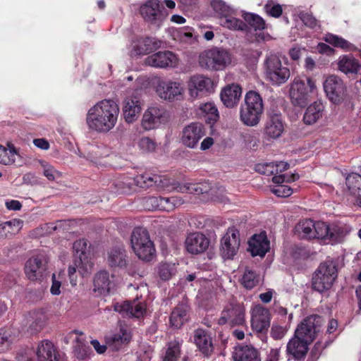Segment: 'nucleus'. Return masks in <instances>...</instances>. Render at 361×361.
<instances>
[{"label":"nucleus","instance_id":"f257e3e1","mask_svg":"<svg viewBox=\"0 0 361 361\" xmlns=\"http://www.w3.org/2000/svg\"><path fill=\"white\" fill-rule=\"evenodd\" d=\"M118 104L111 99H104L91 106L86 114L88 129L98 133H106L113 130L118 119Z\"/></svg>","mask_w":361,"mask_h":361},{"label":"nucleus","instance_id":"f03ea898","mask_svg":"<svg viewBox=\"0 0 361 361\" xmlns=\"http://www.w3.org/2000/svg\"><path fill=\"white\" fill-rule=\"evenodd\" d=\"M130 245L135 255L141 260L149 262L155 257L156 250L146 228L137 227L130 235Z\"/></svg>","mask_w":361,"mask_h":361},{"label":"nucleus","instance_id":"7ed1b4c3","mask_svg":"<svg viewBox=\"0 0 361 361\" xmlns=\"http://www.w3.org/2000/svg\"><path fill=\"white\" fill-rule=\"evenodd\" d=\"M263 109L260 95L255 91H250L246 94L245 103L240 107V120L247 126H255L259 122Z\"/></svg>","mask_w":361,"mask_h":361},{"label":"nucleus","instance_id":"20e7f679","mask_svg":"<svg viewBox=\"0 0 361 361\" xmlns=\"http://www.w3.org/2000/svg\"><path fill=\"white\" fill-rule=\"evenodd\" d=\"M338 276L337 265L332 260L321 263L312 276V288L323 293L329 290Z\"/></svg>","mask_w":361,"mask_h":361},{"label":"nucleus","instance_id":"39448f33","mask_svg":"<svg viewBox=\"0 0 361 361\" xmlns=\"http://www.w3.org/2000/svg\"><path fill=\"white\" fill-rule=\"evenodd\" d=\"M264 75L266 79L273 85L279 86L284 84L290 78V69L283 63L280 58L271 54L267 56L264 63Z\"/></svg>","mask_w":361,"mask_h":361},{"label":"nucleus","instance_id":"423d86ee","mask_svg":"<svg viewBox=\"0 0 361 361\" xmlns=\"http://www.w3.org/2000/svg\"><path fill=\"white\" fill-rule=\"evenodd\" d=\"M317 89L314 81L306 76L295 77L290 87V97L295 106L304 107L309 100L310 93Z\"/></svg>","mask_w":361,"mask_h":361},{"label":"nucleus","instance_id":"0eeeda50","mask_svg":"<svg viewBox=\"0 0 361 361\" xmlns=\"http://www.w3.org/2000/svg\"><path fill=\"white\" fill-rule=\"evenodd\" d=\"M231 61L228 52L217 47L204 50L199 56L200 66L212 71L223 70L231 63Z\"/></svg>","mask_w":361,"mask_h":361},{"label":"nucleus","instance_id":"6e6552de","mask_svg":"<svg viewBox=\"0 0 361 361\" xmlns=\"http://www.w3.org/2000/svg\"><path fill=\"white\" fill-rule=\"evenodd\" d=\"M168 119V114L164 108L154 104L148 106L144 111L141 119V127L145 130L159 128Z\"/></svg>","mask_w":361,"mask_h":361},{"label":"nucleus","instance_id":"1a4fd4ad","mask_svg":"<svg viewBox=\"0 0 361 361\" xmlns=\"http://www.w3.org/2000/svg\"><path fill=\"white\" fill-rule=\"evenodd\" d=\"M188 90L190 97L195 99L207 96L213 92L214 84L210 78L204 75L196 74L189 78Z\"/></svg>","mask_w":361,"mask_h":361},{"label":"nucleus","instance_id":"9d476101","mask_svg":"<svg viewBox=\"0 0 361 361\" xmlns=\"http://www.w3.org/2000/svg\"><path fill=\"white\" fill-rule=\"evenodd\" d=\"M156 92L161 99L173 102L183 97L185 87L180 80H162L157 82Z\"/></svg>","mask_w":361,"mask_h":361},{"label":"nucleus","instance_id":"9b49d317","mask_svg":"<svg viewBox=\"0 0 361 361\" xmlns=\"http://www.w3.org/2000/svg\"><path fill=\"white\" fill-rule=\"evenodd\" d=\"M327 224L323 221L311 219L301 221L295 227L298 235L304 239H323L327 233Z\"/></svg>","mask_w":361,"mask_h":361},{"label":"nucleus","instance_id":"f8f14e48","mask_svg":"<svg viewBox=\"0 0 361 361\" xmlns=\"http://www.w3.org/2000/svg\"><path fill=\"white\" fill-rule=\"evenodd\" d=\"M245 311L243 304L231 302L224 308L218 324H228L231 326L242 325L245 322Z\"/></svg>","mask_w":361,"mask_h":361},{"label":"nucleus","instance_id":"ddd939ff","mask_svg":"<svg viewBox=\"0 0 361 361\" xmlns=\"http://www.w3.org/2000/svg\"><path fill=\"white\" fill-rule=\"evenodd\" d=\"M240 244V233L235 227H230L221 239L220 251L223 258L231 259L237 254Z\"/></svg>","mask_w":361,"mask_h":361},{"label":"nucleus","instance_id":"4468645a","mask_svg":"<svg viewBox=\"0 0 361 361\" xmlns=\"http://www.w3.org/2000/svg\"><path fill=\"white\" fill-rule=\"evenodd\" d=\"M322 319L319 316L307 317L298 325L294 334L311 344L319 331Z\"/></svg>","mask_w":361,"mask_h":361},{"label":"nucleus","instance_id":"2eb2a0df","mask_svg":"<svg viewBox=\"0 0 361 361\" xmlns=\"http://www.w3.org/2000/svg\"><path fill=\"white\" fill-rule=\"evenodd\" d=\"M138 91L136 90L133 93L125 97L122 102L123 116L128 123H133L137 121L142 111V103Z\"/></svg>","mask_w":361,"mask_h":361},{"label":"nucleus","instance_id":"dca6fc26","mask_svg":"<svg viewBox=\"0 0 361 361\" xmlns=\"http://www.w3.org/2000/svg\"><path fill=\"white\" fill-rule=\"evenodd\" d=\"M48 320L47 310L38 308L30 311L24 315L23 325L31 334L40 331L46 325Z\"/></svg>","mask_w":361,"mask_h":361},{"label":"nucleus","instance_id":"f3484780","mask_svg":"<svg viewBox=\"0 0 361 361\" xmlns=\"http://www.w3.org/2000/svg\"><path fill=\"white\" fill-rule=\"evenodd\" d=\"M87 245V240L85 239L76 240L73 245L76 254L75 265L83 277L90 274L93 267V263L86 254Z\"/></svg>","mask_w":361,"mask_h":361},{"label":"nucleus","instance_id":"a211bd4d","mask_svg":"<svg viewBox=\"0 0 361 361\" xmlns=\"http://www.w3.org/2000/svg\"><path fill=\"white\" fill-rule=\"evenodd\" d=\"M143 18L152 24L159 25L166 14L158 0H149L140 7Z\"/></svg>","mask_w":361,"mask_h":361},{"label":"nucleus","instance_id":"6ab92c4d","mask_svg":"<svg viewBox=\"0 0 361 361\" xmlns=\"http://www.w3.org/2000/svg\"><path fill=\"white\" fill-rule=\"evenodd\" d=\"M251 326L257 333H264L270 326L269 310L261 305H255L250 311Z\"/></svg>","mask_w":361,"mask_h":361},{"label":"nucleus","instance_id":"aec40b11","mask_svg":"<svg viewBox=\"0 0 361 361\" xmlns=\"http://www.w3.org/2000/svg\"><path fill=\"white\" fill-rule=\"evenodd\" d=\"M179 62L178 56L171 51H158L145 59L146 65L154 68H175Z\"/></svg>","mask_w":361,"mask_h":361},{"label":"nucleus","instance_id":"412c9836","mask_svg":"<svg viewBox=\"0 0 361 361\" xmlns=\"http://www.w3.org/2000/svg\"><path fill=\"white\" fill-rule=\"evenodd\" d=\"M323 86L326 96L332 102L338 103L341 101L345 87L341 78L336 75H330L326 78Z\"/></svg>","mask_w":361,"mask_h":361},{"label":"nucleus","instance_id":"4be33fe9","mask_svg":"<svg viewBox=\"0 0 361 361\" xmlns=\"http://www.w3.org/2000/svg\"><path fill=\"white\" fill-rule=\"evenodd\" d=\"M47 269V259L42 255L30 257L25 266V273L30 281L39 280Z\"/></svg>","mask_w":361,"mask_h":361},{"label":"nucleus","instance_id":"5701e85b","mask_svg":"<svg viewBox=\"0 0 361 361\" xmlns=\"http://www.w3.org/2000/svg\"><path fill=\"white\" fill-rule=\"evenodd\" d=\"M209 243V239L200 232L190 233L185 241L187 251L195 255L204 252L208 249Z\"/></svg>","mask_w":361,"mask_h":361},{"label":"nucleus","instance_id":"b1692460","mask_svg":"<svg viewBox=\"0 0 361 361\" xmlns=\"http://www.w3.org/2000/svg\"><path fill=\"white\" fill-rule=\"evenodd\" d=\"M114 310L124 316L140 318L143 317L146 312V304L136 298L132 301L117 303L114 306Z\"/></svg>","mask_w":361,"mask_h":361},{"label":"nucleus","instance_id":"393cba45","mask_svg":"<svg viewBox=\"0 0 361 361\" xmlns=\"http://www.w3.org/2000/svg\"><path fill=\"white\" fill-rule=\"evenodd\" d=\"M204 135L203 126L200 123H192L184 128L182 142L186 147L195 148Z\"/></svg>","mask_w":361,"mask_h":361},{"label":"nucleus","instance_id":"a878e982","mask_svg":"<svg viewBox=\"0 0 361 361\" xmlns=\"http://www.w3.org/2000/svg\"><path fill=\"white\" fill-rule=\"evenodd\" d=\"M299 178L298 174L291 173L290 175H276L272 178V181L276 184L274 186L271 190V192L277 195L278 197H286L290 196L293 190L292 189L283 183H289L295 181Z\"/></svg>","mask_w":361,"mask_h":361},{"label":"nucleus","instance_id":"bb28decb","mask_svg":"<svg viewBox=\"0 0 361 361\" xmlns=\"http://www.w3.org/2000/svg\"><path fill=\"white\" fill-rule=\"evenodd\" d=\"M310 343L294 334L286 345L287 353L295 360L303 359L309 349Z\"/></svg>","mask_w":361,"mask_h":361},{"label":"nucleus","instance_id":"cd10ccee","mask_svg":"<svg viewBox=\"0 0 361 361\" xmlns=\"http://www.w3.org/2000/svg\"><path fill=\"white\" fill-rule=\"evenodd\" d=\"M241 95V87L235 83L226 85L222 89L220 94L221 102L228 108L234 107L238 103Z\"/></svg>","mask_w":361,"mask_h":361},{"label":"nucleus","instance_id":"c85d7f7f","mask_svg":"<svg viewBox=\"0 0 361 361\" xmlns=\"http://www.w3.org/2000/svg\"><path fill=\"white\" fill-rule=\"evenodd\" d=\"M108 264L114 269H128L130 260L126 250L123 247H115L108 253Z\"/></svg>","mask_w":361,"mask_h":361},{"label":"nucleus","instance_id":"c756f323","mask_svg":"<svg viewBox=\"0 0 361 361\" xmlns=\"http://www.w3.org/2000/svg\"><path fill=\"white\" fill-rule=\"evenodd\" d=\"M248 243L252 256L264 257L269 250V242L265 233L254 235Z\"/></svg>","mask_w":361,"mask_h":361},{"label":"nucleus","instance_id":"7c9ffc66","mask_svg":"<svg viewBox=\"0 0 361 361\" xmlns=\"http://www.w3.org/2000/svg\"><path fill=\"white\" fill-rule=\"evenodd\" d=\"M161 41L154 37H142L134 42L133 51L135 54L144 55L161 47Z\"/></svg>","mask_w":361,"mask_h":361},{"label":"nucleus","instance_id":"2f4dec72","mask_svg":"<svg viewBox=\"0 0 361 361\" xmlns=\"http://www.w3.org/2000/svg\"><path fill=\"white\" fill-rule=\"evenodd\" d=\"M233 361H260L259 351L252 345L236 346L233 352Z\"/></svg>","mask_w":361,"mask_h":361},{"label":"nucleus","instance_id":"473e14b6","mask_svg":"<svg viewBox=\"0 0 361 361\" xmlns=\"http://www.w3.org/2000/svg\"><path fill=\"white\" fill-rule=\"evenodd\" d=\"M283 131V124L281 115L274 114L271 115L266 122L264 127V135L269 139L279 137Z\"/></svg>","mask_w":361,"mask_h":361},{"label":"nucleus","instance_id":"72a5a7b5","mask_svg":"<svg viewBox=\"0 0 361 361\" xmlns=\"http://www.w3.org/2000/svg\"><path fill=\"white\" fill-rule=\"evenodd\" d=\"M327 234L322 240H329L332 243H341L350 233L352 228L347 224H335L331 227L327 225Z\"/></svg>","mask_w":361,"mask_h":361},{"label":"nucleus","instance_id":"f704fd0d","mask_svg":"<svg viewBox=\"0 0 361 361\" xmlns=\"http://www.w3.org/2000/svg\"><path fill=\"white\" fill-rule=\"evenodd\" d=\"M194 342L198 349L206 356L213 351L212 338L207 331L198 329L194 332Z\"/></svg>","mask_w":361,"mask_h":361},{"label":"nucleus","instance_id":"c9c22d12","mask_svg":"<svg viewBox=\"0 0 361 361\" xmlns=\"http://www.w3.org/2000/svg\"><path fill=\"white\" fill-rule=\"evenodd\" d=\"M336 64L338 70L346 75L355 74L361 68L359 61L352 55H342L339 56Z\"/></svg>","mask_w":361,"mask_h":361},{"label":"nucleus","instance_id":"e433bc0d","mask_svg":"<svg viewBox=\"0 0 361 361\" xmlns=\"http://www.w3.org/2000/svg\"><path fill=\"white\" fill-rule=\"evenodd\" d=\"M38 361H59L56 350L53 343L47 340L39 343L37 349Z\"/></svg>","mask_w":361,"mask_h":361},{"label":"nucleus","instance_id":"4c0bfd02","mask_svg":"<svg viewBox=\"0 0 361 361\" xmlns=\"http://www.w3.org/2000/svg\"><path fill=\"white\" fill-rule=\"evenodd\" d=\"M213 190L210 183L207 181L195 183H185L178 188L180 192H188L192 194H204L209 193Z\"/></svg>","mask_w":361,"mask_h":361},{"label":"nucleus","instance_id":"58836bf2","mask_svg":"<svg viewBox=\"0 0 361 361\" xmlns=\"http://www.w3.org/2000/svg\"><path fill=\"white\" fill-rule=\"evenodd\" d=\"M324 106L320 102H314L306 109L303 120L306 124L311 125L316 123L322 116Z\"/></svg>","mask_w":361,"mask_h":361},{"label":"nucleus","instance_id":"ea45409f","mask_svg":"<svg viewBox=\"0 0 361 361\" xmlns=\"http://www.w3.org/2000/svg\"><path fill=\"white\" fill-rule=\"evenodd\" d=\"M111 282L109 274L106 271L98 272L94 278V290L100 294L109 293L111 289Z\"/></svg>","mask_w":361,"mask_h":361},{"label":"nucleus","instance_id":"a19ab883","mask_svg":"<svg viewBox=\"0 0 361 361\" xmlns=\"http://www.w3.org/2000/svg\"><path fill=\"white\" fill-rule=\"evenodd\" d=\"M188 307L186 304H179L171 314L170 323L175 328L180 327L187 320Z\"/></svg>","mask_w":361,"mask_h":361},{"label":"nucleus","instance_id":"79ce46f5","mask_svg":"<svg viewBox=\"0 0 361 361\" xmlns=\"http://www.w3.org/2000/svg\"><path fill=\"white\" fill-rule=\"evenodd\" d=\"M181 343L178 340L169 342L162 355V361H178L180 356Z\"/></svg>","mask_w":361,"mask_h":361},{"label":"nucleus","instance_id":"37998d69","mask_svg":"<svg viewBox=\"0 0 361 361\" xmlns=\"http://www.w3.org/2000/svg\"><path fill=\"white\" fill-rule=\"evenodd\" d=\"M200 114L204 116L205 119L210 122H215L219 118L218 109L213 102L202 104L199 107Z\"/></svg>","mask_w":361,"mask_h":361},{"label":"nucleus","instance_id":"c03bdc74","mask_svg":"<svg viewBox=\"0 0 361 361\" xmlns=\"http://www.w3.org/2000/svg\"><path fill=\"white\" fill-rule=\"evenodd\" d=\"M324 39L326 42L347 51L355 49V47L353 44L350 43L345 39L333 34H326Z\"/></svg>","mask_w":361,"mask_h":361},{"label":"nucleus","instance_id":"a18cd8bd","mask_svg":"<svg viewBox=\"0 0 361 361\" xmlns=\"http://www.w3.org/2000/svg\"><path fill=\"white\" fill-rule=\"evenodd\" d=\"M131 339L130 333L123 329L121 328L120 331L114 334L110 338V345L116 350H118L121 346L124 344L128 343Z\"/></svg>","mask_w":361,"mask_h":361},{"label":"nucleus","instance_id":"49530a36","mask_svg":"<svg viewBox=\"0 0 361 361\" xmlns=\"http://www.w3.org/2000/svg\"><path fill=\"white\" fill-rule=\"evenodd\" d=\"M219 23L223 27L230 30H243L246 27V25L243 21L233 17L232 14L221 17Z\"/></svg>","mask_w":361,"mask_h":361},{"label":"nucleus","instance_id":"de8ad7c7","mask_svg":"<svg viewBox=\"0 0 361 361\" xmlns=\"http://www.w3.org/2000/svg\"><path fill=\"white\" fill-rule=\"evenodd\" d=\"M17 151L13 146L6 148L0 145V163L9 165L15 163Z\"/></svg>","mask_w":361,"mask_h":361},{"label":"nucleus","instance_id":"09e8293b","mask_svg":"<svg viewBox=\"0 0 361 361\" xmlns=\"http://www.w3.org/2000/svg\"><path fill=\"white\" fill-rule=\"evenodd\" d=\"M240 281L245 288L252 289L259 283V276L253 271L246 269Z\"/></svg>","mask_w":361,"mask_h":361},{"label":"nucleus","instance_id":"8fccbe9b","mask_svg":"<svg viewBox=\"0 0 361 361\" xmlns=\"http://www.w3.org/2000/svg\"><path fill=\"white\" fill-rule=\"evenodd\" d=\"M183 203V201L178 197H161L159 210L165 212H171L177 207Z\"/></svg>","mask_w":361,"mask_h":361},{"label":"nucleus","instance_id":"3c124183","mask_svg":"<svg viewBox=\"0 0 361 361\" xmlns=\"http://www.w3.org/2000/svg\"><path fill=\"white\" fill-rule=\"evenodd\" d=\"M176 272V267L174 263L164 262L158 267V274L163 281L169 280Z\"/></svg>","mask_w":361,"mask_h":361},{"label":"nucleus","instance_id":"603ef678","mask_svg":"<svg viewBox=\"0 0 361 361\" xmlns=\"http://www.w3.org/2000/svg\"><path fill=\"white\" fill-rule=\"evenodd\" d=\"M345 182L350 193L355 195L361 187V176L352 173L346 177Z\"/></svg>","mask_w":361,"mask_h":361},{"label":"nucleus","instance_id":"864d4df0","mask_svg":"<svg viewBox=\"0 0 361 361\" xmlns=\"http://www.w3.org/2000/svg\"><path fill=\"white\" fill-rule=\"evenodd\" d=\"M39 164L43 170V175L49 180H54L56 178L61 176V173L56 170L54 167L44 160H39Z\"/></svg>","mask_w":361,"mask_h":361},{"label":"nucleus","instance_id":"5fc2aeb1","mask_svg":"<svg viewBox=\"0 0 361 361\" xmlns=\"http://www.w3.org/2000/svg\"><path fill=\"white\" fill-rule=\"evenodd\" d=\"M212 6L214 11L221 17H225L228 14H233V10L221 0H214L212 1Z\"/></svg>","mask_w":361,"mask_h":361},{"label":"nucleus","instance_id":"6e6d98bb","mask_svg":"<svg viewBox=\"0 0 361 361\" xmlns=\"http://www.w3.org/2000/svg\"><path fill=\"white\" fill-rule=\"evenodd\" d=\"M245 20L255 30L265 28L264 20L259 16L253 13H247L244 16Z\"/></svg>","mask_w":361,"mask_h":361},{"label":"nucleus","instance_id":"4d7b16f0","mask_svg":"<svg viewBox=\"0 0 361 361\" xmlns=\"http://www.w3.org/2000/svg\"><path fill=\"white\" fill-rule=\"evenodd\" d=\"M13 343L11 333L5 329H0V353L7 351Z\"/></svg>","mask_w":361,"mask_h":361},{"label":"nucleus","instance_id":"13d9d810","mask_svg":"<svg viewBox=\"0 0 361 361\" xmlns=\"http://www.w3.org/2000/svg\"><path fill=\"white\" fill-rule=\"evenodd\" d=\"M159 178L157 176H151L149 174H143L137 176L136 183L141 188H149L157 183Z\"/></svg>","mask_w":361,"mask_h":361},{"label":"nucleus","instance_id":"bf43d9fd","mask_svg":"<svg viewBox=\"0 0 361 361\" xmlns=\"http://www.w3.org/2000/svg\"><path fill=\"white\" fill-rule=\"evenodd\" d=\"M264 10L267 13L274 18H279L283 11L281 6L272 1H269L265 4Z\"/></svg>","mask_w":361,"mask_h":361},{"label":"nucleus","instance_id":"052dcab7","mask_svg":"<svg viewBox=\"0 0 361 361\" xmlns=\"http://www.w3.org/2000/svg\"><path fill=\"white\" fill-rule=\"evenodd\" d=\"M274 162L259 164L256 165L255 169L257 172L267 176L274 174V170H277Z\"/></svg>","mask_w":361,"mask_h":361},{"label":"nucleus","instance_id":"680f3d73","mask_svg":"<svg viewBox=\"0 0 361 361\" xmlns=\"http://www.w3.org/2000/svg\"><path fill=\"white\" fill-rule=\"evenodd\" d=\"M298 16L305 25L311 28H315L318 26L317 19L312 14L302 11Z\"/></svg>","mask_w":361,"mask_h":361},{"label":"nucleus","instance_id":"e2e57ef3","mask_svg":"<svg viewBox=\"0 0 361 361\" xmlns=\"http://www.w3.org/2000/svg\"><path fill=\"white\" fill-rule=\"evenodd\" d=\"M138 146L143 152H150L155 149L156 143L149 137H144L139 140Z\"/></svg>","mask_w":361,"mask_h":361},{"label":"nucleus","instance_id":"0e129e2a","mask_svg":"<svg viewBox=\"0 0 361 361\" xmlns=\"http://www.w3.org/2000/svg\"><path fill=\"white\" fill-rule=\"evenodd\" d=\"M104 149H101L98 146L91 147L88 152V158L93 161L106 156L107 153L106 152H104Z\"/></svg>","mask_w":361,"mask_h":361},{"label":"nucleus","instance_id":"69168bd1","mask_svg":"<svg viewBox=\"0 0 361 361\" xmlns=\"http://www.w3.org/2000/svg\"><path fill=\"white\" fill-rule=\"evenodd\" d=\"M287 330L286 328L277 325V324H273L271 329V336L275 339V340H280L281 339L285 334H286Z\"/></svg>","mask_w":361,"mask_h":361},{"label":"nucleus","instance_id":"338daca9","mask_svg":"<svg viewBox=\"0 0 361 361\" xmlns=\"http://www.w3.org/2000/svg\"><path fill=\"white\" fill-rule=\"evenodd\" d=\"M161 197H149L145 200V206L148 209L159 210Z\"/></svg>","mask_w":361,"mask_h":361},{"label":"nucleus","instance_id":"774afa93","mask_svg":"<svg viewBox=\"0 0 361 361\" xmlns=\"http://www.w3.org/2000/svg\"><path fill=\"white\" fill-rule=\"evenodd\" d=\"M22 225V221L20 220L14 219L13 221H6L4 224L0 225V233L3 231H7L8 232H10L8 230L10 228H11L12 226H16L17 229L20 228Z\"/></svg>","mask_w":361,"mask_h":361}]
</instances>
